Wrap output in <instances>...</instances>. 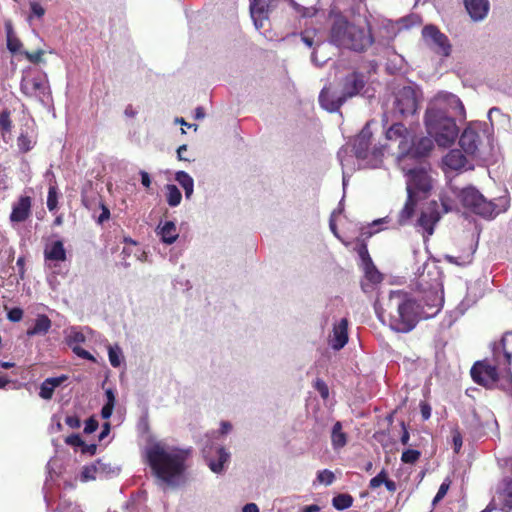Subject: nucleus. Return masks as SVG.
Segmentation results:
<instances>
[{
  "mask_svg": "<svg viewBox=\"0 0 512 512\" xmlns=\"http://www.w3.org/2000/svg\"><path fill=\"white\" fill-rule=\"evenodd\" d=\"M386 139L398 143L397 163L407 177V194L426 198L432 189V179L422 167L411 168L409 161L418 163L427 157L434 147L429 137H417L415 132L402 123H394L386 131Z\"/></svg>",
  "mask_w": 512,
  "mask_h": 512,
  "instance_id": "obj_1",
  "label": "nucleus"
},
{
  "mask_svg": "<svg viewBox=\"0 0 512 512\" xmlns=\"http://www.w3.org/2000/svg\"><path fill=\"white\" fill-rule=\"evenodd\" d=\"M420 303L407 298L401 291L392 292L387 302L385 312L389 316L391 329L407 333L411 331L420 319H428L440 311L439 298L436 292H429Z\"/></svg>",
  "mask_w": 512,
  "mask_h": 512,
  "instance_id": "obj_2",
  "label": "nucleus"
},
{
  "mask_svg": "<svg viewBox=\"0 0 512 512\" xmlns=\"http://www.w3.org/2000/svg\"><path fill=\"white\" fill-rule=\"evenodd\" d=\"M457 118H465L464 105L457 96L446 95L443 103L438 101L425 112L424 122L429 136L439 146L452 145L459 135Z\"/></svg>",
  "mask_w": 512,
  "mask_h": 512,
  "instance_id": "obj_3",
  "label": "nucleus"
},
{
  "mask_svg": "<svg viewBox=\"0 0 512 512\" xmlns=\"http://www.w3.org/2000/svg\"><path fill=\"white\" fill-rule=\"evenodd\" d=\"M189 454L190 450L166 448L161 443H154L145 451L147 463L153 474L169 485H176L184 474Z\"/></svg>",
  "mask_w": 512,
  "mask_h": 512,
  "instance_id": "obj_4",
  "label": "nucleus"
},
{
  "mask_svg": "<svg viewBox=\"0 0 512 512\" xmlns=\"http://www.w3.org/2000/svg\"><path fill=\"white\" fill-rule=\"evenodd\" d=\"M328 20L331 24L330 32H371L368 19L360 13L359 6L347 5L343 1L331 4Z\"/></svg>",
  "mask_w": 512,
  "mask_h": 512,
  "instance_id": "obj_5",
  "label": "nucleus"
},
{
  "mask_svg": "<svg viewBox=\"0 0 512 512\" xmlns=\"http://www.w3.org/2000/svg\"><path fill=\"white\" fill-rule=\"evenodd\" d=\"M368 81V76L359 71L347 74L340 82V95H334L329 88H323L319 94V103L328 112H337L348 100L360 94Z\"/></svg>",
  "mask_w": 512,
  "mask_h": 512,
  "instance_id": "obj_6",
  "label": "nucleus"
},
{
  "mask_svg": "<svg viewBox=\"0 0 512 512\" xmlns=\"http://www.w3.org/2000/svg\"><path fill=\"white\" fill-rule=\"evenodd\" d=\"M493 362L503 366L502 381L499 385L503 391L512 390V331L506 332L499 342L492 345Z\"/></svg>",
  "mask_w": 512,
  "mask_h": 512,
  "instance_id": "obj_7",
  "label": "nucleus"
},
{
  "mask_svg": "<svg viewBox=\"0 0 512 512\" xmlns=\"http://www.w3.org/2000/svg\"><path fill=\"white\" fill-rule=\"evenodd\" d=\"M459 197L465 208L484 218H494L499 213L506 210L505 206L500 208L499 205L493 201H488L474 187H466L462 189Z\"/></svg>",
  "mask_w": 512,
  "mask_h": 512,
  "instance_id": "obj_8",
  "label": "nucleus"
},
{
  "mask_svg": "<svg viewBox=\"0 0 512 512\" xmlns=\"http://www.w3.org/2000/svg\"><path fill=\"white\" fill-rule=\"evenodd\" d=\"M441 206L442 211L439 209V204L437 201H430L425 209L421 212L417 224L421 227L424 232L427 233L428 236H431L434 233V227L436 223L440 220L442 213H447L451 211L452 207L450 205V200L447 197H441Z\"/></svg>",
  "mask_w": 512,
  "mask_h": 512,
  "instance_id": "obj_9",
  "label": "nucleus"
},
{
  "mask_svg": "<svg viewBox=\"0 0 512 512\" xmlns=\"http://www.w3.org/2000/svg\"><path fill=\"white\" fill-rule=\"evenodd\" d=\"M498 365L488 363L487 360L477 361L471 368L470 374L475 383L487 389L499 387L502 377L498 372Z\"/></svg>",
  "mask_w": 512,
  "mask_h": 512,
  "instance_id": "obj_10",
  "label": "nucleus"
},
{
  "mask_svg": "<svg viewBox=\"0 0 512 512\" xmlns=\"http://www.w3.org/2000/svg\"><path fill=\"white\" fill-rule=\"evenodd\" d=\"M330 43L340 48L363 52L374 43L373 34H330Z\"/></svg>",
  "mask_w": 512,
  "mask_h": 512,
  "instance_id": "obj_11",
  "label": "nucleus"
},
{
  "mask_svg": "<svg viewBox=\"0 0 512 512\" xmlns=\"http://www.w3.org/2000/svg\"><path fill=\"white\" fill-rule=\"evenodd\" d=\"M281 0H250V14L257 30L269 22V14L277 8Z\"/></svg>",
  "mask_w": 512,
  "mask_h": 512,
  "instance_id": "obj_12",
  "label": "nucleus"
},
{
  "mask_svg": "<svg viewBox=\"0 0 512 512\" xmlns=\"http://www.w3.org/2000/svg\"><path fill=\"white\" fill-rule=\"evenodd\" d=\"M394 108L402 116L413 115L418 108L415 90L410 86L401 88L396 94Z\"/></svg>",
  "mask_w": 512,
  "mask_h": 512,
  "instance_id": "obj_13",
  "label": "nucleus"
},
{
  "mask_svg": "<svg viewBox=\"0 0 512 512\" xmlns=\"http://www.w3.org/2000/svg\"><path fill=\"white\" fill-rule=\"evenodd\" d=\"M395 27H393L396 32H403L405 30H419L421 32H439L438 28L434 25H425L422 26V19L417 14H410L406 17L401 18L399 21L395 23Z\"/></svg>",
  "mask_w": 512,
  "mask_h": 512,
  "instance_id": "obj_14",
  "label": "nucleus"
},
{
  "mask_svg": "<svg viewBox=\"0 0 512 512\" xmlns=\"http://www.w3.org/2000/svg\"><path fill=\"white\" fill-rule=\"evenodd\" d=\"M372 132L366 125L355 137L353 142V152L357 159H369Z\"/></svg>",
  "mask_w": 512,
  "mask_h": 512,
  "instance_id": "obj_15",
  "label": "nucleus"
},
{
  "mask_svg": "<svg viewBox=\"0 0 512 512\" xmlns=\"http://www.w3.org/2000/svg\"><path fill=\"white\" fill-rule=\"evenodd\" d=\"M31 208V197L27 195H21L12 206L10 221L15 223L26 221L31 215Z\"/></svg>",
  "mask_w": 512,
  "mask_h": 512,
  "instance_id": "obj_16",
  "label": "nucleus"
},
{
  "mask_svg": "<svg viewBox=\"0 0 512 512\" xmlns=\"http://www.w3.org/2000/svg\"><path fill=\"white\" fill-rule=\"evenodd\" d=\"M496 505L503 512H510L512 510V478L505 477L497 491Z\"/></svg>",
  "mask_w": 512,
  "mask_h": 512,
  "instance_id": "obj_17",
  "label": "nucleus"
},
{
  "mask_svg": "<svg viewBox=\"0 0 512 512\" xmlns=\"http://www.w3.org/2000/svg\"><path fill=\"white\" fill-rule=\"evenodd\" d=\"M348 342V319L342 318L334 324L330 345L334 350L342 349Z\"/></svg>",
  "mask_w": 512,
  "mask_h": 512,
  "instance_id": "obj_18",
  "label": "nucleus"
},
{
  "mask_svg": "<svg viewBox=\"0 0 512 512\" xmlns=\"http://www.w3.org/2000/svg\"><path fill=\"white\" fill-rule=\"evenodd\" d=\"M427 44L433 47L436 53L445 57L450 55L451 44L446 34H423Z\"/></svg>",
  "mask_w": 512,
  "mask_h": 512,
  "instance_id": "obj_19",
  "label": "nucleus"
},
{
  "mask_svg": "<svg viewBox=\"0 0 512 512\" xmlns=\"http://www.w3.org/2000/svg\"><path fill=\"white\" fill-rule=\"evenodd\" d=\"M464 5L474 21L483 20L489 11V0H464Z\"/></svg>",
  "mask_w": 512,
  "mask_h": 512,
  "instance_id": "obj_20",
  "label": "nucleus"
},
{
  "mask_svg": "<svg viewBox=\"0 0 512 512\" xmlns=\"http://www.w3.org/2000/svg\"><path fill=\"white\" fill-rule=\"evenodd\" d=\"M480 143V137L477 132L472 129H465L459 138L461 149L468 155H474Z\"/></svg>",
  "mask_w": 512,
  "mask_h": 512,
  "instance_id": "obj_21",
  "label": "nucleus"
},
{
  "mask_svg": "<svg viewBox=\"0 0 512 512\" xmlns=\"http://www.w3.org/2000/svg\"><path fill=\"white\" fill-rule=\"evenodd\" d=\"M443 163L450 170L458 171L465 167L467 158L461 150L452 149L444 156Z\"/></svg>",
  "mask_w": 512,
  "mask_h": 512,
  "instance_id": "obj_22",
  "label": "nucleus"
},
{
  "mask_svg": "<svg viewBox=\"0 0 512 512\" xmlns=\"http://www.w3.org/2000/svg\"><path fill=\"white\" fill-rule=\"evenodd\" d=\"M217 460L213 459L209 454L205 455L206 462L214 473H221L224 469V465L229 461L230 454L224 447L216 448Z\"/></svg>",
  "mask_w": 512,
  "mask_h": 512,
  "instance_id": "obj_23",
  "label": "nucleus"
},
{
  "mask_svg": "<svg viewBox=\"0 0 512 512\" xmlns=\"http://www.w3.org/2000/svg\"><path fill=\"white\" fill-rule=\"evenodd\" d=\"M52 326L50 318L45 314L37 316L33 326L27 329L26 334L28 337L44 336L48 333Z\"/></svg>",
  "mask_w": 512,
  "mask_h": 512,
  "instance_id": "obj_24",
  "label": "nucleus"
},
{
  "mask_svg": "<svg viewBox=\"0 0 512 512\" xmlns=\"http://www.w3.org/2000/svg\"><path fill=\"white\" fill-rule=\"evenodd\" d=\"M66 380L67 376L65 375L45 379L40 386L39 396L42 399L50 400L53 396L55 388L60 386Z\"/></svg>",
  "mask_w": 512,
  "mask_h": 512,
  "instance_id": "obj_25",
  "label": "nucleus"
},
{
  "mask_svg": "<svg viewBox=\"0 0 512 512\" xmlns=\"http://www.w3.org/2000/svg\"><path fill=\"white\" fill-rule=\"evenodd\" d=\"M46 260L63 262L66 260V250L61 240L54 241L51 245L46 246L44 250Z\"/></svg>",
  "mask_w": 512,
  "mask_h": 512,
  "instance_id": "obj_26",
  "label": "nucleus"
},
{
  "mask_svg": "<svg viewBox=\"0 0 512 512\" xmlns=\"http://www.w3.org/2000/svg\"><path fill=\"white\" fill-rule=\"evenodd\" d=\"M418 199L413 197L412 195L407 194V199L404 204V207L398 214L397 223L401 226L408 223V221L412 218L415 213V209L417 206Z\"/></svg>",
  "mask_w": 512,
  "mask_h": 512,
  "instance_id": "obj_27",
  "label": "nucleus"
},
{
  "mask_svg": "<svg viewBox=\"0 0 512 512\" xmlns=\"http://www.w3.org/2000/svg\"><path fill=\"white\" fill-rule=\"evenodd\" d=\"M331 442L334 449L342 448L347 443V435L342 430L341 422L337 421L332 428Z\"/></svg>",
  "mask_w": 512,
  "mask_h": 512,
  "instance_id": "obj_28",
  "label": "nucleus"
},
{
  "mask_svg": "<svg viewBox=\"0 0 512 512\" xmlns=\"http://www.w3.org/2000/svg\"><path fill=\"white\" fill-rule=\"evenodd\" d=\"M161 239L164 243L172 244L178 238L177 228L174 222L167 221L160 229Z\"/></svg>",
  "mask_w": 512,
  "mask_h": 512,
  "instance_id": "obj_29",
  "label": "nucleus"
},
{
  "mask_svg": "<svg viewBox=\"0 0 512 512\" xmlns=\"http://www.w3.org/2000/svg\"><path fill=\"white\" fill-rule=\"evenodd\" d=\"M175 179L184 189L186 198H190L194 190L193 178L185 171H178Z\"/></svg>",
  "mask_w": 512,
  "mask_h": 512,
  "instance_id": "obj_30",
  "label": "nucleus"
},
{
  "mask_svg": "<svg viewBox=\"0 0 512 512\" xmlns=\"http://www.w3.org/2000/svg\"><path fill=\"white\" fill-rule=\"evenodd\" d=\"M354 499L348 493L338 494L333 497L332 505L336 510L342 511L353 505Z\"/></svg>",
  "mask_w": 512,
  "mask_h": 512,
  "instance_id": "obj_31",
  "label": "nucleus"
},
{
  "mask_svg": "<svg viewBox=\"0 0 512 512\" xmlns=\"http://www.w3.org/2000/svg\"><path fill=\"white\" fill-rule=\"evenodd\" d=\"M166 189H167V194H166L167 203L171 207L178 206L182 199L180 190L177 188L176 185H173V184H168Z\"/></svg>",
  "mask_w": 512,
  "mask_h": 512,
  "instance_id": "obj_32",
  "label": "nucleus"
},
{
  "mask_svg": "<svg viewBox=\"0 0 512 512\" xmlns=\"http://www.w3.org/2000/svg\"><path fill=\"white\" fill-rule=\"evenodd\" d=\"M290 4L296 13H298L302 18H312L318 13V9L314 6L305 7L298 4L294 0H290Z\"/></svg>",
  "mask_w": 512,
  "mask_h": 512,
  "instance_id": "obj_33",
  "label": "nucleus"
},
{
  "mask_svg": "<svg viewBox=\"0 0 512 512\" xmlns=\"http://www.w3.org/2000/svg\"><path fill=\"white\" fill-rule=\"evenodd\" d=\"M12 130L11 112L8 109H4L0 113V131L4 135L10 133Z\"/></svg>",
  "mask_w": 512,
  "mask_h": 512,
  "instance_id": "obj_34",
  "label": "nucleus"
},
{
  "mask_svg": "<svg viewBox=\"0 0 512 512\" xmlns=\"http://www.w3.org/2000/svg\"><path fill=\"white\" fill-rule=\"evenodd\" d=\"M365 277L371 283H380L382 281V274L377 270L374 263L364 265Z\"/></svg>",
  "mask_w": 512,
  "mask_h": 512,
  "instance_id": "obj_35",
  "label": "nucleus"
},
{
  "mask_svg": "<svg viewBox=\"0 0 512 512\" xmlns=\"http://www.w3.org/2000/svg\"><path fill=\"white\" fill-rule=\"evenodd\" d=\"M384 148V146H381L374 147L372 150H370L369 159H366L367 163L372 167H376L379 163H381L382 157L384 155Z\"/></svg>",
  "mask_w": 512,
  "mask_h": 512,
  "instance_id": "obj_36",
  "label": "nucleus"
},
{
  "mask_svg": "<svg viewBox=\"0 0 512 512\" xmlns=\"http://www.w3.org/2000/svg\"><path fill=\"white\" fill-rule=\"evenodd\" d=\"M124 243L126 246L122 250V254L126 257L130 256L131 254H134L136 258H139L138 253L140 252V249L138 247V244L136 241L132 240L131 238H124Z\"/></svg>",
  "mask_w": 512,
  "mask_h": 512,
  "instance_id": "obj_37",
  "label": "nucleus"
},
{
  "mask_svg": "<svg viewBox=\"0 0 512 512\" xmlns=\"http://www.w3.org/2000/svg\"><path fill=\"white\" fill-rule=\"evenodd\" d=\"M421 457V452L415 449H407L401 455V461L405 464H414Z\"/></svg>",
  "mask_w": 512,
  "mask_h": 512,
  "instance_id": "obj_38",
  "label": "nucleus"
},
{
  "mask_svg": "<svg viewBox=\"0 0 512 512\" xmlns=\"http://www.w3.org/2000/svg\"><path fill=\"white\" fill-rule=\"evenodd\" d=\"M85 339V335L82 332L72 330L66 338V343L72 349V346H79L85 342Z\"/></svg>",
  "mask_w": 512,
  "mask_h": 512,
  "instance_id": "obj_39",
  "label": "nucleus"
},
{
  "mask_svg": "<svg viewBox=\"0 0 512 512\" xmlns=\"http://www.w3.org/2000/svg\"><path fill=\"white\" fill-rule=\"evenodd\" d=\"M17 145L21 152L27 153L33 148L32 140L27 134L21 133L17 139Z\"/></svg>",
  "mask_w": 512,
  "mask_h": 512,
  "instance_id": "obj_40",
  "label": "nucleus"
},
{
  "mask_svg": "<svg viewBox=\"0 0 512 512\" xmlns=\"http://www.w3.org/2000/svg\"><path fill=\"white\" fill-rule=\"evenodd\" d=\"M58 205V194L55 186H50L48 190L47 196V207L49 211H53L57 208Z\"/></svg>",
  "mask_w": 512,
  "mask_h": 512,
  "instance_id": "obj_41",
  "label": "nucleus"
},
{
  "mask_svg": "<svg viewBox=\"0 0 512 512\" xmlns=\"http://www.w3.org/2000/svg\"><path fill=\"white\" fill-rule=\"evenodd\" d=\"M22 43L15 34H7V48L12 53L21 52Z\"/></svg>",
  "mask_w": 512,
  "mask_h": 512,
  "instance_id": "obj_42",
  "label": "nucleus"
},
{
  "mask_svg": "<svg viewBox=\"0 0 512 512\" xmlns=\"http://www.w3.org/2000/svg\"><path fill=\"white\" fill-rule=\"evenodd\" d=\"M108 356H109V361H110V364L113 366V367H119L121 365V350L116 347H109V350H108Z\"/></svg>",
  "mask_w": 512,
  "mask_h": 512,
  "instance_id": "obj_43",
  "label": "nucleus"
},
{
  "mask_svg": "<svg viewBox=\"0 0 512 512\" xmlns=\"http://www.w3.org/2000/svg\"><path fill=\"white\" fill-rule=\"evenodd\" d=\"M317 480L325 485H331L335 480V475L332 471L328 469H324L322 471H319L317 474Z\"/></svg>",
  "mask_w": 512,
  "mask_h": 512,
  "instance_id": "obj_44",
  "label": "nucleus"
},
{
  "mask_svg": "<svg viewBox=\"0 0 512 512\" xmlns=\"http://www.w3.org/2000/svg\"><path fill=\"white\" fill-rule=\"evenodd\" d=\"M450 484H451V480L450 479H445L442 484L440 485L439 489H438V492L437 494L435 495L432 503L435 505L436 503H438L439 501H441L445 495L447 494L449 488H450Z\"/></svg>",
  "mask_w": 512,
  "mask_h": 512,
  "instance_id": "obj_45",
  "label": "nucleus"
},
{
  "mask_svg": "<svg viewBox=\"0 0 512 512\" xmlns=\"http://www.w3.org/2000/svg\"><path fill=\"white\" fill-rule=\"evenodd\" d=\"M22 53L25 55V57L31 63L39 64V63L43 62V55H44L45 51L42 49H37L36 51H33V52L24 51Z\"/></svg>",
  "mask_w": 512,
  "mask_h": 512,
  "instance_id": "obj_46",
  "label": "nucleus"
},
{
  "mask_svg": "<svg viewBox=\"0 0 512 512\" xmlns=\"http://www.w3.org/2000/svg\"><path fill=\"white\" fill-rule=\"evenodd\" d=\"M388 473L385 469H382L375 477H373L369 482L370 489H376L384 484L385 479Z\"/></svg>",
  "mask_w": 512,
  "mask_h": 512,
  "instance_id": "obj_47",
  "label": "nucleus"
},
{
  "mask_svg": "<svg viewBox=\"0 0 512 512\" xmlns=\"http://www.w3.org/2000/svg\"><path fill=\"white\" fill-rule=\"evenodd\" d=\"M314 388L319 392L320 396L326 400L329 397V388L325 381L320 378H317L314 382Z\"/></svg>",
  "mask_w": 512,
  "mask_h": 512,
  "instance_id": "obj_48",
  "label": "nucleus"
},
{
  "mask_svg": "<svg viewBox=\"0 0 512 512\" xmlns=\"http://www.w3.org/2000/svg\"><path fill=\"white\" fill-rule=\"evenodd\" d=\"M97 467L95 465L83 467L81 476L84 481L94 480L96 478Z\"/></svg>",
  "mask_w": 512,
  "mask_h": 512,
  "instance_id": "obj_49",
  "label": "nucleus"
},
{
  "mask_svg": "<svg viewBox=\"0 0 512 512\" xmlns=\"http://www.w3.org/2000/svg\"><path fill=\"white\" fill-rule=\"evenodd\" d=\"M72 351L75 353L78 357L89 360V361H95L94 356L87 350L83 349L80 345L79 346H72Z\"/></svg>",
  "mask_w": 512,
  "mask_h": 512,
  "instance_id": "obj_50",
  "label": "nucleus"
},
{
  "mask_svg": "<svg viewBox=\"0 0 512 512\" xmlns=\"http://www.w3.org/2000/svg\"><path fill=\"white\" fill-rule=\"evenodd\" d=\"M452 442L454 446V451L458 453L463 444L462 435L459 429H454L452 431Z\"/></svg>",
  "mask_w": 512,
  "mask_h": 512,
  "instance_id": "obj_51",
  "label": "nucleus"
},
{
  "mask_svg": "<svg viewBox=\"0 0 512 512\" xmlns=\"http://www.w3.org/2000/svg\"><path fill=\"white\" fill-rule=\"evenodd\" d=\"M358 254L361 258V260L363 261V264L366 265V264H371L373 261L369 255V252H368V249H367V245L365 243H362L358 249Z\"/></svg>",
  "mask_w": 512,
  "mask_h": 512,
  "instance_id": "obj_52",
  "label": "nucleus"
},
{
  "mask_svg": "<svg viewBox=\"0 0 512 512\" xmlns=\"http://www.w3.org/2000/svg\"><path fill=\"white\" fill-rule=\"evenodd\" d=\"M65 443L70 446L81 447L84 446V441L79 434H71L66 437Z\"/></svg>",
  "mask_w": 512,
  "mask_h": 512,
  "instance_id": "obj_53",
  "label": "nucleus"
},
{
  "mask_svg": "<svg viewBox=\"0 0 512 512\" xmlns=\"http://www.w3.org/2000/svg\"><path fill=\"white\" fill-rule=\"evenodd\" d=\"M7 317L12 322H19L23 318V310L21 308H12Z\"/></svg>",
  "mask_w": 512,
  "mask_h": 512,
  "instance_id": "obj_54",
  "label": "nucleus"
},
{
  "mask_svg": "<svg viewBox=\"0 0 512 512\" xmlns=\"http://www.w3.org/2000/svg\"><path fill=\"white\" fill-rule=\"evenodd\" d=\"M98 421L94 418V417H90L86 422H85V427H84V432L86 434H91L93 432H95L98 428Z\"/></svg>",
  "mask_w": 512,
  "mask_h": 512,
  "instance_id": "obj_55",
  "label": "nucleus"
},
{
  "mask_svg": "<svg viewBox=\"0 0 512 512\" xmlns=\"http://www.w3.org/2000/svg\"><path fill=\"white\" fill-rule=\"evenodd\" d=\"M31 15L36 16L38 18L42 17L45 14L44 7L38 2L30 3Z\"/></svg>",
  "mask_w": 512,
  "mask_h": 512,
  "instance_id": "obj_56",
  "label": "nucleus"
},
{
  "mask_svg": "<svg viewBox=\"0 0 512 512\" xmlns=\"http://www.w3.org/2000/svg\"><path fill=\"white\" fill-rule=\"evenodd\" d=\"M65 423L71 429H78L81 426V421H80L79 417L76 415L67 416L65 418Z\"/></svg>",
  "mask_w": 512,
  "mask_h": 512,
  "instance_id": "obj_57",
  "label": "nucleus"
},
{
  "mask_svg": "<svg viewBox=\"0 0 512 512\" xmlns=\"http://www.w3.org/2000/svg\"><path fill=\"white\" fill-rule=\"evenodd\" d=\"M114 406L115 405H111V404H105L103 407H102V410H101V416L103 419H109L113 413V409H114Z\"/></svg>",
  "mask_w": 512,
  "mask_h": 512,
  "instance_id": "obj_58",
  "label": "nucleus"
},
{
  "mask_svg": "<svg viewBox=\"0 0 512 512\" xmlns=\"http://www.w3.org/2000/svg\"><path fill=\"white\" fill-rule=\"evenodd\" d=\"M401 427H402L403 432H402L400 441L403 445H407L409 443L410 435H409L407 427L403 421L401 422Z\"/></svg>",
  "mask_w": 512,
  "mask_h": 512,
  "instance_id": "obj_59",
  "label": "nucleus"
},
{
  "mask_svg": "<svg viewBox=\"0 0 512 512\" xmlns=\"http://www.w3.org/2000/svg\"><path fill=\"white\" fill-rule=\"evenodd\" d=\"M101 207H102V212L98 217V223H100V224H102L104 221H106L110 218L109 209L104 204H102Z\"/></svg>",
  "mask_w": 512,
  "mask_h": 512,
  "instance_id": "obj_60",
  "label": "nucleus"
},
{
  "mask_svg": "<svg viewBox=\"0 0 512 512\" xmlns=\"http://www.w3.org/2000/svg\"><path fill=\"white\" fill-rule=\"evenodd\" d=\"M421 415L424 420H427L431 416V407L427 403H421Z\"/></svg>",
  "mask_w": 512,
  "mask_h": 512,
  "instance_id": "obj_61",
  "label": "nucleus"
},
{
  "mask_svg": "<svg viewBox=\"0 0 512 512\" xmlns=\"http://www.w3.org/2000/svg\"><path fill=\"white\" fill-rule=\"evenodd\" d=\"M141 183L145 188H149L151 185V178L146 171H140Z\"/></svg>",
  "mask_w": 512,
  "mask_h": 512,
  "instance_id": "obj_62",
  "label": "nucleus"
},
{
  "mask_svg": "<svg viewBox=\"0 0 512 512\" xmlns=\"http://www.w3.org/2000/svg\"><path fill=\"white\" fill-rule=\"evenodd\" d=\"M384 485L389 492L393 493L397 490L396 483L393 480L389 479L388 476L385 479Z\"/></svg>",
  "mask_w": 512,
  "mask_h": 512,
  "instance_id": "obj_63",
  "label": "nucleus"
},
{
  "mask_svg": "<svg viewBox=\"0 0 512 512\" xmlns=\"http://www.w3.org/2000/svg\"><path fill=\"white\" fill-rule=\"evenodd\" d=\"M242 512H259V508L255 503H248L243 507Z\"/></svg>",
  "mask_w": 512,
  "mask_h": 512,
  "instance_id": "obj_64",
  "label": "nucleus"
}]
</instances>
